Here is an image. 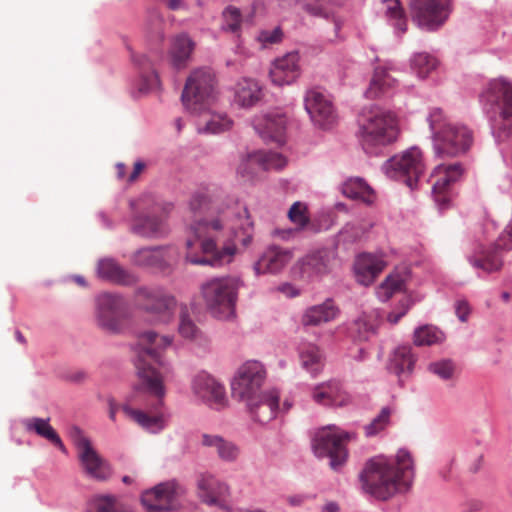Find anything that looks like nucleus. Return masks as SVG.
Here are the masks:
<instances>
[{"label": "nucleus", "mask_w": 512, "mask_h": 512, "mask_svg": "<svg viewBox=\"0 0 512 512\" xmlns=\"http://www.w3.org/2000/svg\"><path fill=\"white\" fill-rule=\"evenodd\" d=\"M195 219L186 240V260L196 265L222 266L232 262L238 246L248 247L254 225L247 208L211 188L196 191L189 203Z\"/></svg>", "instance_id": "obj_1"}, {"label": "nucleus", "mask_w": 512, "mask_h": 512, "mask_svg": "<svg viewBox=\"0 0 512 512\" xmlns=\"http://www.w3.org/2000/svg\"><path fill=\"white\" fill-rule=\"evenodd\" d=\"M171 336L159 335L148 330L138 335L135 345V367L137 382L132 394L121 406L110 402L109 418L115 421L119 409L131 421L151 432L163 428L162 416L158 413L166 395L165 374L169 368L163 359L164 350L172 344Z\"/></svg>", "instance_id": "obj_2"}, {"label": "nucleus", "mask_w": 512, "mask_h": 512, "mask_svg": "<svg viewBox=\"0 0 512 512\" xmlns=\"http://www.w3.org/2000/svg\"><path fill=\"white\" fill-rule=\"evenodd\" d=\"M414 476V461L406 450H399L395 460L376 457L368 461L360 474L362 489L379 500H388L407 491Z\"/></svg>", "instance_id": "obj_3"}, {"label": "nucleus", "mask_w": 512, "mask_h": 512, "mask_svg": "<svg viewBox=\"0 0 512 512\" xmlns=\"http://www.w3.org/2000/svg\"><path fill=\"white\" fill-rule=\"evenodd\" d=\"M358 126L360 145L368 154H379L400 135L396 114L378 106L364 108L358 117Z\"/></svg>", "instance_id": "obj_4"}, {"label": "nucleus", "mask_w": 512, "mask_h": 512, "mask_svg": "<svg viewBox=\"0 0 512 512\" xmlns=\"http://www.w3.org/2000/svg\"><path fill=\"white\" fill-rule=\"evenodd\" d=\"M433 148L440 157H456L466 153L472 143V131L465 125L452 122L444 112L433 109L428 117Z\"/></svg>", "instance_id": "obj_5"}, {"label": "nucleus", "mask_w": 512, "mask_h": 512, "mask_svg": "<svg viewBox=\"0 0 512 512\" xmlns=\"http://www.w3.org/2000/svg\"><path fill=\"white\" fill-rule=\"evenodd\" d=\"M241 281L235 276L211 278L200 287L202 299L209 312L219 318L228 319L234 314Z\"/></svg>", "instance_id": "obj_6"}, {"label": "nucleus", "mask_w": 512, "mask_h": 512, "mask_svg": "<svg viewBox=\"0 0 512 512\" xmlns=\"http://www.w3.org/2000/svg\"><path fill=\"white\" fill-rule=\"evenodd\" d=\"M481 99L494 108L492 128L509 135L512 130V84L503 79H494L488 83Z\"/></svg>", "instance_id": "obj_7"}, {"label": "nucleus", "mask_w": 512, "mask_h": 512, "mask_svg": "<svg viewBox=\"0 0 512 512\" xmlns=\"http://www.w3.org/2000/svg\"><path fill=\"white\" fill-rule=\"evenodd\" d=\"M352 434L342 431L336 426L320 429L314 435L312 448L319 458L328 457L331 469L337 471L346 462L348 451L346 444L351 440Z\"/></svg>", "instance_id": "obj_8"}, {"label": "nucleus", "mask_w": 512, "mask_h": 512, "mask_svg": "<svg viewBox=\"0 0 512 512\" xmlns=\"http://www.w3.org/2000/svg\"><path fill=\"white\" fill-rule=\"evenodd\" d=\"M266 370L259 361H247L235 373L231 382L232 397L245 404L258 399L264 391L262 386Z\"/></svg>", "instance_id": "obj_9"}, {"label": "nucleus", "mask_w": 512, "mask_h": 512, "mask_svg": "<svg viewBox=\"0 0 512 512\" xmlns=\"http://www.w3.org/2000/svg\"><path fill=\"white\" fill-rule=\"evenodd\" d=\"M173 205L163 201L147 203L145 211L135 215L131 231L145 238H161L168 233L167 217Z\"/></svg>", "instance_id": "obj_10"}, {"label": "nucleus", "mask_w": 512, "mask_h": 512, "mask_svg": "<svg viewBox=\"0 0 512 512\" xmlns=\"http://www.w3.org/2000/svg\"><path fill=\"white\" fill-rule=\"evenodd\" d=\"M214 84L215 76L210 69L194 70L182 93L185 108L194 113L204 111L214 97Z\"/></svg>", "instance_id": "obj_11"}, {"label": "nucleus", "mask_w": 512, "mask_h": 512, "mask_svg": "<svg viewBox=\"0 0 512 512\" xmlns=\"http://www.w3.org/2000/svg\"><path fill=\"white\" fill-rule=\"evenodd\" d=\"M424 168L422 152L416 147L393 156L383 166L389 178L402 180L411 189L416 187Z\"/></svg>", "instance_id": "obj_12"}, {"label": "nucleus", "mask_w": 512, "mask_h": 512, "mask_svg": "<svg viewBox=\"0 0 512 512\" xmlns=\"http://www.w3.org/2000/svg\"><path fill=\"white\" fill-rule=\"evenodd\" d=\"M512 250V220L507 224L496 242L489 248L479 249L469 257L470 263L485 272L499 271L503 266V252Z\"/></svg>", "instance_id": "obj_13"}, {"label": "nucleus", "mask_w": 512, "mask_h": 512, "mask_svg": "<svg viewBox=\"0 0 512 512\" xmlns=\"http://www.w3.org/2000/svg\"><path fill=\"white\" fill-rule=\"evenodd\" d=\"M71 437L78 449V457L88 476L98 481H105L111 476L110 465L92 447L90 440L83 432L74 427Z\"/></svg>", "instance_id": "obj_14"}, {"label": "nucleus", "mask_w": 512, "mask_h": 512, "mask_svg": "<svg viewBox=\"0 0 512 512\" xmlns=\"http://www.w3.org/2000/svg\"><path fill=\"white\" fill-rule=\"evenodd\" d=\"M128 315V304L122 296L103 293L97 298V320L107 331L119 332Z\"/></svg>", "instance_id": "obj_15"}, {"label": "nucleus", "mask_w": 512, "mask_h": 512, "mask_svg": "<svg viewBox=\"0 0 512 512\" xmlns=\"http://www.w3.org/2000/svg\"><path fill=\"white\" fill-rule=\"evenodd\" d=\"M451 0H412L411 15L420 27L436 30L450 14Z\"/></svg>", "instance_id": "obj_16"}, {"label": "nucleus", "mask_w": 512, "mask_h": 512, "mask_svg": "<svg viewBox=\"0 0 512 512\" xmlns=\"http://www.w3.org/2000/svg\"><path fill=\"white\" fill-rule=\"evenodd\" d=\"M461 163L439 164L431 174L432 193L434 200L440 209L449 206L450 186L459 181L464 174Z\"/></svg>", "instance_id": "obj_17"}, {"label": "nucleus", "mask_w": 512, "mask_h": 512, "mask_svg": "<svg viewBox=\"0 0 512 512\" xmlns=\"http://www.w3.org/2000/svg\"><path fill=\"white\" fill-rule=\"evenodd\" d=\"M304 106L311 120L320 128L328 129L337 121V114L332 100L320 88L307 90L304 97Z\"/></svg>", "instance_id": "obj_18"}, {"label": "nucleus", "mask_w": 512, "mask_h": 512, "mask_svg": "<svg viewBox=\"0 0 512 512\" xmlns=\"http://www.w3.org/2000/svg\"><path fill=\"white\" fill-rule=\"evenodd\" d=\"M136 301L142 309L157 316L162 322L170 320L176 307L175 298L159 288H139Z\"/></svg>", "instance_id": "obj_19"}, {"label": "nucleus", "mask_w": 512, "mask_h": 512, "mask_svg": "<svg viewBox=\"0 0 512 512\" xmlns=\"http://www.w3.org/2000/svg\"><path fill=\"white\" fill-rule=\"evenodd\" d=\"M180 493V486L175 481H168L146 490L141 496V502L148 512L170 511L177 507Z\"/></svg>", "instance_id": "obj_20"}, {"label": "nucleus", "mask_w": 512, "mask_h": 512, "mask_svg": "<svg viewBox=\"0 0 512 512\" xmlns=\"http://www.w3.org/2000/svg\"><path fill=\"white\" fill-rule=\"evenodd\" d=\"M294 258V251L279 245L268 246L254 264L256 274H278L286 268Z\"/></svg>", "instance_id": "obj_21"}, {"label": "nucleus", "mask_w": 512, "mask_h": 512, "mask_svg": "<svg viewBox=\"0 0 512 512\" xmlns=\"http://www.w3.org/2000/svg\"><path fill=\"white\" fill-rule=\"evenodd\" d=\"M178 259V252L172 246L142 248L132 255V262L141 267L165 270Z\"/></svg>", "instance_id": "obj_22"}, {"label": "nucleus", "mask_w": 512, "mask_h": 512, "mask_svg": "<svg viewBox=\"0 0 512 512\" xmlns=\"http://www.w3.org/2000/svg\"><path fill=\"white\" fill-rule=\"evenodd\" d=\"M253 125L264 141L275 142L279 145L285 143L287 117L282 112L273 111L257 117Z\"/></svg>", "instance_id": "obj_23"}, {"label": "nucleus", "mask_w": 512, "mask_h": 512, "mask_svg": "<svg viewBox=\"0 0 512 512\" xmlns=\"http://www.w3.org/2000/svg\"><path fill=\"white\" fill-rule=\"evenodd\" d=\"M192 389L197 397L211 407L220 409L227 403L224 386L210 375H197L193 380Z\"/></svg>", "instance_id": "obj_24"}, {"label": "nucleus", "mask_w": 512, "mask_h": 512, "mask_svg": "<svg viewBox=\"0 0 512 512\" xmlns=\"http://www.w3.org/2000/svg\"><path fill=\"white\" fill-rule=\"evenodd\" d=\"M299 54L291 52L276 59L270 69V78L277 86L290 85L300 75Z\"/></svg>", "instance_id": "obj_25"}, {"label": "nucleus", "mask_w": 512, "mask_h": 512, "mask_svg": "<svg viewBox=\"0 0 512 512\" xmlns=\"http://www.w3.org/2000/svg\"><path fill=\"white\" fill-rule=\"evenodd\" d=\"M251 417L259 423H267L275 418L279 408L277 390L265 391L258 399L245 404Z\"/></svg>", "instance_id": "obj_26"}, {"label": "nucleus", "mask_w": 512, "mask_h": 512, "mask_svg": "<svg viewBox=\"0 0 512 512\" xmlns=\"http://www.w3.org/2000/svg\"><path fill=\"white\" fill-rule=\"evenodd\" d=\"M385 267L386 262L381 256L371 253L360 254L354 264L357 282L364 286L371 285Z\"/></svg>", "instance_id": "obj_27"}, {"label": "nucleus", "mask_w": 512, "mask_h": 512, "mask_svg": "<svg viewBox=\"0 0 512 512\" xmlns=\"http://www.w3.org/2000/svg\"><path fill=\"white\" fill-rule=\"evenodd\" d=\"M315 402L325 406H345L350 402V396L342 389L338 381H329L315 387L313 391Z\"/></svg>", "instance_id": "obj_28"}, {"label": "nucleus", "mask_w": 512, "mask_h": 512, "mask_svg": "<svg viewBox=\"0 0 512 512\" xmlns=\"http://www.w3.org/2000/svg\"><path fill=\"white\" fill-rule=\"evenodd\" d=\"M247 165H257L262 171L267 170H279L286 165V158L276 152H264L258 151L247 155L246 158L242 159L238 165V172L243 175H249L250 172L246 171Z\"/></svg>", "instance_id": "obj_29"}, {"label": "nucleus", "mask_w": 512, "mask_h": 512, "mask_svg": "<svg viewBox=\"0 0 512 512\" xmlns=\"http://www.w3.org/2000/svg\"><path fill=\"white\" fill-rule=\"evenodd\" d=\"M302 11L312 17L332 20L336 30L340 29V21L335 16V8L343 4V0H298Z\"/></svg>", "instance_id": "obj_30"}, {"label": "nucleus", "mask_w": 512, "mask_h": 512, "mask_svg": "<svg viewBox=\"0 0 512 512\" xmlns=\"http://www.w3.org/2000/svg\"><path fill=\"white\" fill-rule=\"evenodd\" d=\"M338 312L333 300L328 299L321 304L308 307L301 317V323L304 326H319L333 321Z\"/></svg>", "instance_id": "obj_31"}, {"label": "nucleus", "mask_w": 512, "mask_h": 512, "mask_svg": "<svg viewBox=\"0 0 512 512\" xmlns=\"http://www.w3.org/2000/svg\"><path fill=\"white\" fill-rule=\"evenodd\" d=\"M410 279V271L406 267L397 268L391 272L376 290L377 297L388 301L395 293L405 290Z\"/></svg>", "instance_id": "obj_32"}, {"label": "nucleus", "mask_w": 512, "mask_h": 512, "mask_svg": "<svg viewBox=\"0 0 512 512\" xmlns=\"http://www.w3.org/2000/svg\"><path fill=\"white\" fill-rule=\"evenodd\" d=\"M200 443L203 447L213 449L218 457L226 462L236 461L240 454L236 444L217 434H202Z\"/></svg>", "instance_id": "obj_33"}, {"label": "nucleus", "mask_w": 512, "mask_h": 512, "mask_svg": "<svg viewBox=\"0 0 512 512\" xmlns=\"http://www.w3.org/2000/svg\"><path fill=\"white\" fill-rule=\"evenodd\" d=\"M296 266L300 269L303 276L323 275L330 270L331 257L327 251H318L303 257L297 262Z\"/></svg>", "instance_id": "obj_34"}, {"label": "nucleus", "mask_w": 512, "mask_h": 512, "mask_svg": "<svg viewBox=\"0 0 512 512\" xmlns=\"http://www.w3.org/2000/svg\"><path fill=\"white\" fill-rule=\"evenodd\" d=\"M263 97L262 88L257 81L251 78H243L235 87V102L249 108L257 104Z\"/></svg>", "instance_id": "obj_35"}, {"label": "nucleus", "mask_w": 512, "mask_h": 512, "mask_svg": "<svg viewBox=\"0 0 512 512\" xmlns=\"http://www.w3.org/2000/svg\"><path fill=\"white\" fill-rule=\"evenodd\" d=\"M97 273L100 278L117 284L130 285L136 282L134 275L128 273L111 258H104L98 262Z\"/></svg>", "instance_id": "obj_36"}, {"label": "nucleus", "mask_w": 512, "mask_h": 512, "mask_svg": "<svg viewBox=\"0 0 512 512\" xmlns=\"http://www.w3.org/2000/svg\"><path fill=\"white\" fill-rule=\"evenodd\" d=\"M198 487L203 501L209 505H222L228 494L227 485L211 475L203 476L198 482Z\"/></svg>", "instance_id": "obj_37"}, {"label": "nucleus", "mask_w": 512, "mask_h": 512, "mask_svg": "<svg viewBox=\"0 0 512 512\" xmlns=\"http://www.w3.org/2000/svg\"><path fill=\"white\" fill-rule=\"evenodd\" d=\"M416 362L410 346L397 347L390 356L388 369L398 377L410 374Z\"/></svg>", "instance_id": "obj_38"}, {"label": "nucleus", "mask_w": 512, "mask_h": 512, "mask_svg": "<svg viewBox=\"0 0 512 512\" xmlns=\"http://www.w3.org/2000/svg\"><path fill=\"white\" fill-rule=\"evenodd\" d=\"M341 190L346 197L366 204H373L376 200L375 191L362 178L348 179L343 183Z\"/></svg>", "instance_id": "obj_39"}, {"label": "nucleus", "mask_w": 512, "mask_h": 512, "mask_svg": "<svg viewBox=\"0 0 512 512\" xmlns=\"http://www.w3.org/2000/svg\"><path fill=\"white\" fill-rule=\"evenodd\" d=\"M194 49V42L187 34L177 35L173 41L170 49V57L172 64L175 68H184L190 59Z\"/></svg>", "instance_id": "obj_40"}, {"label": "nucleus", "mask_w": 512, "mask_h": 512, "mask_svg": "<svg viewBox=\"0 0 512 512\" xmlns=\"http://www.w3.org/2000/svg\"><path fill=\"white\" fill-rule=\"evenodd\" d=\"M197 126L200 133L219 134L229 130L232 121L225 114L207 112L200 116Z\"/></svg>", "instance_id": "obj_41"}, {"label": "nucleus", "mask_w": 512, "mask_h": 512, "mask_svg": "<svg viewBox=\"0 0 512 512\" xmlns=\"http://www.w3.org/2000/svg\"><path fill=\"white\" fill-rule=\"evenodd\" d=\"M287 216L297 227L296 229L276 230V235L282 239H289L294 233L303 230L309 224L308 208L303 202H294L288 210Z\"/></svg>", "instance_id": "obj_42"}, {"label": "nucleus", "mask_w": 512, "mask_h": 512, "mask_svg": "<svg viewBox=\"0 0 512 512\" xmlns=\"http://www.w3.org/2000/svg\"><path fill=\"white\" fill-rule=\"evenodd\" d=\"M131 58L140 70V77L142 81L140 90L147 92L158 88L159 78L153 69L150 59L144 54H132Z\"/></svg>", "instance_id": "obj_43"}, {"label": "nucleus", "mask_w": 512, "mask_h": 512, "mask_svg": "<svg viewBox=\"0 0 512 512\" xmlns=\"http://www.w3.org/2000/svg\"><path fill=\"white\" fill-rule=\"evenodd\" d=\"M395 82V79L384 68H376L366 90V97L376 99L387 94L394 87Z\"/></svg>", "instance_id": "obj_44"}, {"label": "nucleus", "mask_w": 512, "mask_h": 512, "mask_svg": "<svg viewBox=\"0 0 512 512\" xmlns=\"http://www.w3.org/2000/svg\"><path fill=\"white\" fill-rule=\"evenodd\" d=\"M25 427L28 431H34L37 435L53 443L60 450L65 451V446L54 428L49 424V419L31 418L26 420Z\"/></svg>", "instance_id": "obj_45"}, {"label": "nucleus", "mask_w": 512, "mask_h": 512, "mask_svg": "<svg viewBox=\"0 0 512 512\" xmlns=\"http://www.w3.org/2000/svg\"><path fill=\"white\" fill-rule=\"evenodd\" d=\"M377 327V315L364 313L352 323L350 332L358 340H368L376 333Z\"/></svg>", "instance_id": "obj_46"}, {"label": "nucleus", "mask_w": 512, "mask_h": 512, "mask_svg": "<svg viewBox=\"0 0 512 512\" xmlns=\"http://www.w3.org/2000/svg\"><path fill=\"white\" fill-rule=\"evenodd\" d=\"M178 333L182 338L189 341L201 343L202 341L205 340V337L201 329L190 317L187 307H183L181 309L179 316Z\"/></svg>", "instance_id": "obj_47"}, {"label": "nucleus", "mask_w": 512, "mask_h": 512, "mask_svg": "<svg viewBox=\"0 0 512 512\" xmlns=\"http://www.w3.org/2000/svg\"><path fill=\"white\" fill-rule=\"evenodd\" d=\"M444 334L437 327L424 325L414 332V344L417 346H430L442 342Z\"/></svg>", "instance_id": "obj_48"}, {"label": "nucleus", "mask_w": 512, "mask_h": 512, "mask_svg": "<svg viewBox=\"0 0 512 512\" xmlns=\"http://www.w3.org/2000/svg\"><path fill=\"white\" fill-rule=\"evenodd\" d=\"M302 365L311 374H317L323 366L322 354L319 348L309 344L305 346L300 353Z\"/></svg>", "instance_id": "obj_49"}, {"label": "nucleus", "mask_w": 512, "mask_h": 512, "mask_svg": "<svg viewBox=\"0 0 512 512\" xmlns=\"http://www.w3.org/2000/svg\"><path fill=\"white\" fill-rule=\"evenodd\" d=\"M222 29L236 35H240L242 25L246 23L240 10L234 6H228L222 13Z\"/></svg>", "instance_id": "obj_50"}, {"label": "nucleus", "mask_w": 512, "mask_h": 512, "mask_svg": "<svg viewBox=\"0 0 512 512\" xmlns=\"http://www.w3.org/2000/svg\"><path fill=\"white\" fill-rule=\"evenodd\" d=\"M383 4L386 17L390 21H394V26L400 33H405L407 22L399 0H385Z\"/></svg>", "instance_id": "obj_51"}, {"label": "nucleus", "mask_w": 512, "mask_h": 512, "mask_svg": "<svg viewBox=\"0 0 512 512\" xmlns=\"http://www.w3.org/2000/svg\"><path fill=\"white\" fill-rule=\"evenodd\" d=\"M93 512H131L129 507L114 496H100L94 500Z\"/></svg>", "instance_id": "obj_52"}, {"label": "nucleus", "mask_w": 512, "mask_h": 512, "mask_svg": "<svg viewBox=\"0 0 512 512\" xmlns=\"http://www.w3.org/2000/svg\"><path fill=\"white\" fill-rule=\"evenodd\" d=\"M412 69L420 78H425L437 66V61L426 53H418L412 59Z\"/></svg>", "instance_id": "obj_53"}, {"label": "nucleus", "mask_w": 512, "mask_h": 512, "mask_svg": "<svg viewBox=\"0 0 512 512\" xmlns=\"http://www.w3.org/2000/svg\"><path fill=\"white\" fill-rule=\"evenodd\" d=\"M456 366L450 359H441L431 362L428 371L442 380H450L454 377Z\"/></svg>", "instance_id": "obj_54"}, {"label": "nucleus", "mask_w": 512, "mask_h": 512, "mask_svg": "<svg viewBox=\"0 0 512 512\" xmlns=\"http://www.w3.org/2000/svg\"><path fill=\"white\" fill-rule=\"evenodd\" d=\"M391 413L389 407L382 408L380 413L364 427L366 436L372 437L384 430L389 424Z\"/></svg>", "instance_id": "obj_55"}, {"label": "nucleus", "mask_w": 512, "mask_h": 512, "mask_svg": "<svg viewBox=\"0 0 512 512\" xmlns=\"http://www.w3.org/2000/svg\"><path fill=\"white\" fill-rule=\"evenodd\" d=\"M413 300L410 296H404L398 304L397 310L390 312L387 316V320L391 324H396L398 321L406 315L409 309L413 306Z\"/></svg>", "instance_id": "obj_56"}, {"label": "nucleus", "mask_w": 512, "mask_h": 512, "mask_svg": "<svg viewBox=\"0 0 512 512\" xmlns=\"http://www.w3.org/2000/svg\"><path fill=\"white\" fill-rule=\"evenodd\" d=\"M282 36V30L279 27H277L274 28L273 30L261 31L257 39L262 44V47H267L268 45L280 42Z\"/></svg>", "instance_id": "obj_57"}, {"label": "nucleus", "mask_w": 512, "mask_h": 512, "mask_svg": "<svg viewBox=\"0 0 512 512\" xmlns=\"http://www.w3.org/2000/svg\"><path fill=\"white\" fill-rule=\"evenodd\" d=\"M470 308L467 302L458 301L456 304V314L462 322H465L469 316Z\"/></svg>", "instance_id": "obj_58"}, {"label": "nucleus", "mask_w": 512, "mask_h": 512, "mask_svg": "<svg viewBox=\"0 0 512 512\" xmlns=\"http://www.w3.org/2000/svg\"><path fill=\"white\" fill-rule=\"evenodd\" d=\"M144 168H145V164L143 162H141V161L135 162L133 171L131 172V174L128 177V181L129 182L135 181L138 178V176L143 172Z\"/></svg>", "instance_id": "obj_59"}, {"label": "nucleus", "mask_w": 512, "mask_h": 512, "mask_svg": "<svg viewBox=\"0 0 512 512\" xmlns=\"http://www.w3.org/2000/svg\"><path fill=\"white\" fill-rule=\"evenodd\" d=\"M246 171H247V172H250V173L252 172V174H249V175H248V174H247V175H243L242 173H239L238 171H237V173H238L242 178H245V179H247V180H252V179H254L255 177H257V176H258V174L262 171V169H261V168H259L257 165H247V166H246Z\"/></svg>", "instance_id": "obj_60"}, {"label": "nucleus", "mask_w": 512, "mask_h": 512, "mask_svg": "<svg viewBox=\"0 0 512 512\" xmlns=\"http://www.w3.org/2000/svg\"><path fill=\"white\" fill-rule=\"evenodd\" d=\"M287 503L290 506H300L305 502V497L302 495H291L286 498Z\"/></svg>", "instance_id": "obj_61"}, {"label": "nucleus", "mask_w": 512, "mask_h": 512, "mask_svg": "<svg viewBox=\"0 0 512 512\" xmlns=\"http://www.w3.org/2000/svg\"><path fill=\"white\" fill-rule=\"evenodd\" d=\"M279 290L289 297H295L299 295L298 290H296L295 287L290 284H283L279 287Z\"/></svg>", "instance_id": "obj_62"}, {"label": "nucleus", "mask_w": 512, "mask_h": 512, "mask_svg": "<svg viewBox=\"0 0 512 512\" xmlns=\"http://www.w3.org/2000/svg\"><path fill=\"white\" fill-rule=\"evenodd\" d=\"M339 511V505L336 502H328L326 503L323 508L322 512H338Z\"/></svg>", "instance_id": "obj_63"}, {"label": "nucleus", "mask_w": 512, "mask_h": 512, "mask_svg": "<svg viewBox=\"0 0 512 512\" xmlns=\"http://www.w3.org/2000/svg\"><path fill=\"white\" fill-rule=\"evenodd\" d=\"M167 6L171 10H179L184 7V3L182 0H167Z\"/></svg>", "instance_id": "obj_64"}]
</instances>
